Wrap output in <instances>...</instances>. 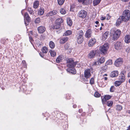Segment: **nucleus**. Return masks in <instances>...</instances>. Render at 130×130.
<instances>
[{"mask_svg":"<svg viewBox=\"0 0 130 130\" xmlns=\"http://www.w3.org/2000/svg\"><path fill=\"white\" fill-rule=\"evenodd\" d=\"M74 61L71 58H69L67 60V63L68 64L67 66L69 68L67 69V71L69 72H71L73 74L76 73V71L74 70V68L73 67H74L76 65V64L78 63L77 62H74Z\"/></svg>","mask_w":130,"mask_h":130,"instance_id":"nucleus-1","label":"nucleus"},{"mask_svg":"<svg viewBox=\"0 0 130 130\" xmlns=\"http://www.w3.org/2000/svg\"><path fill=\"white\" fill-rule=\"evenodd\" d=\"M123 21L126 22L130 19V11L128 10H124L121 17Z\"/></svg>","mask_w":130,"mask_h":130,"instance_id":"nucleus-2","label":"nucleus"},{"mask_svg":"<svg viewBox=\"0 0 130 130\" xmlns=\"http://www.w3.org/2000/svg\"><path fill=\"white\" fill-rule=\"evenodd\" d=\"M109 47V44L107 43L104 44L103 45L101 46L100 47L99 50L101 54L104 55L105 54L107 53Z\"/></svg>","mask_w":130,"mask_h":130,"instance_id":"nucleus-3","label":"nucleus"},{"mask_svg":"<svg viewBox=\"0 0 130 130\" xmlns=\"http://www.w3.org/2000/svg\"><path fill=\"white\" fill-rule=\"evenodd\" d=\"M110 33L113 34L112 39L116 40L119 37L121 33V31L119 29L117 30H116L111 29V30Z\"/></svg>","mask_w":130,"mask_h":130,"instance_id":"nucleus-4","label":"nucleus"},{"mask_svg":"<svg viewBox=\"0 0 130 130\" xmlns=\"http://www.w3.org/2000/svg\"><path fill=\"white\" fill-rule=\"evenodd\" d=\"M123 62V59L122 58H119L115 60L114 62V65L116 67H119L122 64Z\"/></svg>","mask_w":130,"mask_h":130,"instance_id":"nucleus-5","label":"nucleus"},{"mask_svg":"<svg viewBox=\"0 0 130 130\" xmlns=\"http://www.w3.org/2000/svg\"><path fill=\"white\" fill-rule=\"evenodd\" d=\"M87 14V12L83 10H82L80 11L78 13V16L79 17L82 18H85Z\"/></svg>","mask_w":130,"mask_h":130,"instance_id":"nucleus-6","label":"nucleus"},{"mask_svg":"<svg viewBox=\"0 0 130 130\" xmlns=\"http://www.w3.org/2000/svg\"><path fill=\"white\" fill-rule=\"evenodd\" d=\"M96 52V50H94L91 51L88 54V57L90 59H92L94 58Z\"/></svg>","mask_w":130,"mask_h":130,"instance_id":"nucleus-7","label":"nucleus"},{"mask_svg":"<svg viewBox=\"0 0 130 130\" xmlns=\"http://www.w3.org/2000/svg\"><path fill=\"white\" fill-rule=\"evenodd\" d=\"M92 34V32L91 30L89 29L86 31L85 37L87 38H89L91 37Z\"/></svg>","mask_w":130,"mask_h":130,"instance_id":"nucleus-8","label":"nucleus"},{"mask_svg":"<svg viewBox=\"0 0 130 130\" xmlns=\"http://www.w3.org/2000/svg\"><path fill=\"white\" fill-rule=\"evenodd\" d=\"M90 70V69H88L85 70V76L86 78H89L91 76Z\"/></svg>","mask_w":130,"mask_h":130,"instance_id":"nucleus-9","label":"nucleus"},{"mask_svg":"<svg viewBox=\"0 0 130 130\" xmlns=\"http://www.w3.org/2000/svg\"><path fill=\"white\" fill-rule=\"evenodd\" d=\"M121 43L120 41H117L116 43L115 44V49L118 50L121 48Z\"/></svg>","mask_w":130,"mask_h":130,"instance_id":"nucleus-10","label":"nucleus"},{"mask_svg":"<svg viewBox=\"0 0 130 130\" xmlns=\"http://www.w3.org/2000/svg\"><path fill=\"white\" fill-rule=\"evenodd\" d=\"M38 30L39 33H42L44 32L46 29L45 27L43 26H40L37 28Z\"/></svg>","mask_w":130,"mask_h":130,"instance_id":"nucleus-11","label":"nucleus"},{"mask_svg":"<svg viewBox=\"0 0 130 130\" xmlns=\"http://www.w3.org/2000/svg\"><path fill=\"white\" fill-rule=\"evenodd\" d=\"M118 72L117 71H115L111 72L110 75L111 77H113L118 76Z\"/></svg>","mask_w":130,"mask_h":130,"instance_id":"nucleus-12","label":"nucleus"},{"mask_svg":"<svg viewBox=\"0 0 130 130\" xmlns=\"http://www.w3.org/2000/svg\"><path fill=\"white\" fill-rule=\"evenodd\" d=\"M122 21H123L122 19V17H120L117 20L116 24V25L117 26H119Z\"/></svg>","mask_w":130,"mask_h":130,"instance_id":"nucleus-13","label":"nucleus"},{"mask_svg":"<svg viewBox=\"0 0 130 130\" xmlns=\"http://www.w3.org/2000/svg\"><path fill=\"white\" fill-rule=\"evenodd\" d=\"M57 13V11L56 10H53L48 13L46 14L47 16H51L56 14Z\"/></svg>","mask_w":130,"mask_h":130,"instance_id":"nucleus-14","label":"nucleus"},{"mask_svg":"<svg viewBox=\"0 0 130 130\" xmlns=\"http://www.w3.org/2000/svg\"><path fill=\"white\" fill-rule=\"evenodd\" d=\"M109 33L108 32H106L104 33L102 35V40L104 41L106 40L108 36Z\"/></svg>","mask_w":130,"mask_h":130,"instance_id":"nucleus-15","label":"nucleus"},{"mask_svg":"<svg viewBox=\"0 0 130 130\" xmlns=\"http://www.w3.org/2000/svg\"><path fill=\"white\" fill-rule=\"evenodd\" d=\"M24 19H26V21L28 22H30V18L27 12H25L24 15Z\"/></svg>","mask_w":130,"mask_h":130,"instance_id":"nucleus-16","label":"nucleus"},{"mask_svg":"<svg viewBox=\"0 0 130 130\" xmlns=\"http://www.w3.org/2000/svg\"><path fill=\"white\" fill-rule=\"evenodd\" d=\"M63 59V56L62 55L59 56L57 58L56 61L57 63H59Z\"/></svg>","mask_w":130,"mask_h":130,"instance_id":"nucleus-17","label":"nucleus"},{"mask_svg":"<svg viewBox=\"0 0 130 130\" xmlns=\"http://www.w3.org/2000/svg\"><path fill=\"white\" fill-rule=\"evenodd\" d=\"M119 80L116 81L115 83V86H118L120 85L123 82L121 80V79H119Z\"/></svg>","mask_w":130,"mask_h":130,"instance_id":"nucleus-18","label":"nucleus"},{"mask_svg":"<svg viewBox=\"0 0 130 130\" xmlns=\"http://www.w3.org/2000/svg\"><path fill=\"white\" fill-rule=\"evenodd\" d=\"M63 22V20L61 18H59L57 19L55 21L56 23L58 24H60V25L61 23H62Z\"/></svg>","mask_w":130,"mask_h":130,"instance_id":"nucleus-19","label":"nucleus"},{"mask_svg":"<svg viewBox=\"0 0 130 130\" xmlns=\"http://www.w3.org/2000/svg\"><path fill=\"white\" fill-rule=\"evenodd\" d=\"M44 12V9L43 8H41L39 10L38 14L39 15H42Z\"/></svg>","mask_w":130,"mask_h":130,"instance_id":"nucleus-20","label":"nucleus"},{"mask_svg":"<svg viewBox=\"0 0 130 130\" xmlns=\"http://www.w3.org/2000/svg\"><path fill=\"white\" fill-rule=\"evenodd\" d=\"M67 23L68 25L70 26H71L72 24V22L70 18H68L67 19Z\"/></svg>","mask_w":130,"mask_h":130,"instance_id":"nucleus-21","label":"nucleus"},{"mask_svg":"<svg viewBox=\"0 0 130 130\" xmlns=\"http://www.w3.org/2000/svg\"><path fill=\"white\" fill-rule=\"evenodd\" d=\"M41 51L43 53L46 54L48 50L46 47L44 46L42 48Z\"/></svg>","mask_w":130,"mask_h":130,"instance_id":"nucleus-22","label":"nucleus"},{"mask_svg":"<svg viewBox=\"0 0 130 130\" xmlns=\"http://www.w3.org/2000/svg\"><path fill=\"white\" fill-rule=\"evenodd\" d=\"M49 52L50 54L52 56L54 57L56 55V53L54 51L52 50H50L49 51Z\"/></svg>","mask_w":130,"mask_h":130,"instance_id":"nucleus-23","label":"nucleus"},{"mask_svg":"<svg viewBox=\"0 0 130 130\" xmlns=\"http://www.w3.org/2000/svg\"><path fill=\"white\" fill-rule=\"evenodd\" d=\"M60 27V24H58L56 23L55 25H53L52 27V28L53 29H58Z\"/></svg>","mask_w":130,"mask_h":130,"instance_id":"nucleus-24","label":"nucleus"},{"mask_svg":"<svg viewBox=\"0 0 130 130\" xmlns=\"http://www.w3.org/2000/svg\"><path fill=\"white\" fill-rule=\"evenodd\" d=\"M78 2L82 4L86 5L87 4V0H78Z\"/></svg>","mask_w":130,"mask_h":130,"instance_id":"nucleus-25","label":"nucleus"},{"mask_svg":"<svg viewBox=\"0 0 130 130\" xmlns=\"http://www.w3.org/2000/svg\"><path fill=\"white\" fill-rule=\"evenodd\" d=\"M49 45L50 47L51 48H53L55 47V44L53 41H50Z\"/></svg>","mask_w":130,"mask_h":130,"instance_id":"nucleus-26","label":"nucleus"},{"mask_svg":"<svg viewBox=\"0 0 130 130\" xmlns=\"http://www.w3.org/2000/svg\"><path fill=\"white\" fill-rule=\"evenodd\" d=\"M72 32L70 30H68L64 33L63 36L65 35L66 36L72 34Z\"/></svg>","mask_w":130,"mask_h":130,"instance_id":"nucleus-27","label":"nucleus"},{"mask_svg":"<svg viewBox=\"0 0 130 130\" xmlns=\"http://www.w3.org/2000/svg\"><path fill=\"white\" fill-rule=\"evenodd\" d=\"M101 0H94L93 1L94 6L98 5L100 2Z\"/></svg>","mask_w":130,"mask_h":130,"instance_id":"nucleus-28","label":"nucleus"},{"mask_svg":"<svg viewBox=\"0 0 130 130\" xmlns=\"http://www.w3.org/2000/svg\"><path fill=\"white\" fill-rule=\"evenodd\" d=\"M98 59L99 60L101 64L103 63L105 61V59L104 57H101L99 59Z\"/></svg>","mask_w":130,"mask_h":130,"instance_id":"nucleus-29","label":"nucleus"},{"mask_svg":"<svg viewBox=\"0 0 130 130\" xmlns=\"http://www.w3.org/2000/svg\"><path fill=\"white\" fill-rule=\"evenodd\" d=\"M27 10L30 14L33 15L34 14V12L31 8L28 7L27 9Z\"/></svg>","mask_w":130,"mask_h":130,"instance_id":"nucleus-30","label":"nucleus"},{"mask_svg":"<svg viewBox=\"0 0 130 130\" xmlns=\"http://www.w3.org/2000/svg\"><path fill=\"white\" fill-rule=\"evenodd\" d=\"M39 2L38 1H35L33 7L35 8H36L38 6Z\"/></svg>","mask_w":130,"mask_h":130,"instance_id":"nucleus-31","label":"nucleus"},{"mask_svg":"<svg viewBox=\"0 0 130 130\" xmlns=\"http://www.w3.org/2000/svg\"><path fill=\"white\" fill-rule=\"evenodd\" d=\"M125 79L124 75L123 74H121V76L120 77L119 79H121V80L123 82L125 80Z\"/></svg>","mask_w":130,"mask_h":130,"instance_id":"nucleus-32","label":"nucleus"},{"mask_svg":"<svg viewBox=\"0 0 130 130\" xmlns=\"http://www.w3.org/2000/svg\"><path fill=\"white\" fill-rule=\"evenodd\" d=\"M92 65L93 66L100 65H101V64L100 63L99 60L98 59L97 61L93 62L92 64Z\"/></svg>","mask_w":130,"mask_h":130,"instance_id":"nucleus-33","label":"nucleus"},{"mask_svg":"<svg viewBox=\"0 0 130 130\" xmlns=\"http://www.w3.org/2000/svg\"><path fill=\"white\" fill-rule=\"evenodd\" d=\"M96 41H89L88 44L89 46H93L95 43Z\"/></svg>","mask_w":130,"mask_h":130,"instance_id":"nucleus-34","label":"nucleus"},{"mask_svg":"<svg viewBox=\"0 0 130 130\" xmlns=\"http://www.w3.org/2000/svg\"><path fill=\"white\" fill-rule=\"evenodd\" d=\"M65 0H57L58 4L60 5H62L64 2Z\"/></svg>","mask_w":130,"mask_h":130,"instance_id":"nucleus-35","label":"nucleus"},{"mask_svg":"<svg viewBox=\"0 0 130 130\" xmlns=\"http://www.w3.org/2000/svg\"><path fill=\"white\" fill-rule=\"evenodd\" d=\"M112 60L110 59L108 60L106 62V65H110L112 64Z\"/></svg>","mask_w":130,"mask_h":130,"instance_id":"nucleus-36","label":"nucleus"},{"mask_svg":"<svg viewBox=\"0 0 130 130\" xmlns=\"http://www.w3.org/2000/svg\"><path fill=\"white\" fill-rule=\"evenodd\" d=\"M66 10L64 8L61 9L60 10V12L61 14H64L66 13Z\"/></svg>","mask_w":130,"mask_h":130,"instance_id":"nucleus-37","label":"nucleus"},{"mask_svg":"<svg viewBox=\"0 0 130 130\" xmlns=\"http://www.w3.org/2000/svg\"><path fill=\"white\" fill-rule=\"evenodd\" d=\"M113 104V102L112 101H108L107 103V105L108 106H111Z\"/></svg>","mask_w":130,"mask_h":130,"instance_id":"nucleus-38","label":"nucleus"},{"mask_svg":"<svg viewBox=\"0 0 130 130\" xmlns=\"http://www.w3.org/2000/svg\"><path fill=\"white\" fill-rule=\"evenodd\" d=\"M130 40V36L129 35H127L125 37V41Z\"/></svg>","mask_w":130,"mask_h":130,"instance_id":"nucleus-39","label":"nucleus"},{"mask_svg":"<svg viewBox=\"0 0 130 130\" xmlns=\"http://www.w3.org/2000/svg\"><path fill=\"white\" fill-rule=\"evenodd\" d=\"M116 108L117 110H121L122 109V107L121 105H118L117 106Z\"/></svg>","mask_w":130,"mask_h":130,"instance_id":"nucleus-40","label":"nucleus"},{"mask_svg":"<svg viewBox=\"0 0 130 130\" xmlns=\"http://www.w3.org/2000/svg\"><path fill=\"white\" fill-rule=\"evenodd\" d=\"M78 35L79 36H80L81 37L83 36V32L82 30H79V31L78 33Z\"/></svg>","mask_w":130,"mask_h":130,"instance_id":"nucleus-41","label":"nucleus"},{"mask_svg":"<svg viewBox=\"0 0 130 130\" xmlns=\"http://www.w3.org/2000/svg\"><path fill=\"white\" fill-rule=\"evenodd\" d=\"M115 90V88L114 86H112L110 88V92H114Z\"/></svg>","mask_w":130,"mask_h":130,"instance_id":"nucleus-42","label":"nucleus"},{"mask_svg":"<svg viewBox=\"0 0 130 130\" xmlns=\"http://www.w3.org/2000/svg\"><path fill=\"white\" fill-rule=\"evenodd\" d=\"M101 95L98 92H95L94 94V96L96 97H99Z\"/></svg>","mask_w":130,"mask_h":130,"instance_id":"nucleus-43","label":"nucleus"},{"mask_svg":"<svg viewBox=\"0 0 130 130\" xmlns=\"http://www.w3.org/2000/svg\"><path fill=\"white\" fill-rule=\"evenodd\" d=\"M35 23H39L40 22V18H37L36 19L35 21Z\"/></svg>","mask_w":130,"mask_h":130,"instance_id":"nucleus-44","label":"nucleus"},{"mask_svg":"<svg viewBox=\"0 0 130 130\" xmlns=\"http://www.w3.org/2000/svg\"><path fill=\"white\" fill-rule=\"evenodd\" d=\"M69 39V38L68 37L65 36L63 37L61 39L62 41H68Z\"/></svg>","mask_w":130,"mask_h":130,"instance_id":"nucleus-45","label":"nucleus"},{"mask_svg":"<svg viewBox=\"0 0 130 130\" xmlns=\"http://www.w3.org/2000/svg\"><path fill=\"white\" fill-rule=\"evenodd\" d=\"M105 98L107 100H108L111 97V96L109 95H105L104 96Z\"/></svg>","mask_w":130,"mask_h":130,"instance_id":"nucleus-46","label":"nucleus"},{"mask_svg":"<svg viewBox=\"0 0 130 130\" xmlns=\"http://www.w3.org/2000/svg\"><path fill=\"white\" fill-rule=\"evenodd\" d=\"M90 83L91 85L93 84L94 83V79L92 78L90 80Z\"/></svg>","mask_w":130,"mask_h":130,"instance_id":"nucleus-47","label":"nucleus"},{"mask_svg":"<svg viewBox=\"0 0 130 130\" xmlns=\"http://www.w3.org/2000/svg\"><path fill=\"white\" fill-rule=\"evenodd\" d=\"M101 98L102 99V102L103 104L105 103V102L107 101L106 98H105V97H103V98L102 97Z\"/></svg>","mask_w":130,"mask_h":130,"instance_id":"nucleus-48","label":"nucleus"},{"mask_svg":"<svg viewBox=\"0 0 130 130\" xmlns=\"http://www.w3.org/2000/svg\"><path fill=\"white\" fill-rule=\"evenodd\" d=\"M77 38L78 40L81 41L82 40H83V37H81L80 36H78L77 37Z\"/></svg>","mask_w":130,"mask_h":130,"instance_id":"nucleus-49","label":"nucleus"},{"mask_svg":"<svg viewBox=\"0 0 130 130\" xmlns=\"http://www.w3.org/2000/svg\"><path fill=\"white\" fill-rule=\"evenodd\" d=\"M45 36L43 35H41L40 37V40H43L44 39Z\"/></svg>","mask_w":130,"mask_h":130,"instance_id":"nucleus-50","label":"nucleus"},{"mask_svg":"<svg viewBox=\"0 0 130 130\" xmlns=\"http://www.w3.org/2000/svg\"><path fill=\"white\" fill-rule=\"evenodd\" d=\"M126 51L128 53H129L130 52V47H128L126 48Z\"/></svg>","mask_w":130,"mask_h":130,"instance_id":"nucleus-51","label":"nucleus"},{"mask_svg":"<svg viewBox=\"0 0 130 130\" xmlns=\"http://www.w3.org/2000/svg\"><path fill=\"white\" fill-rule=\"evenodd\" d=\"M22 63L23 64L24 66V67H25L26 66V64L25 63V61H22Z\"/></svg>","mask_w":130,"mask_h":130,"instance_id":"nucleus-52","label":"nucleus"},{"mask_svg":"<svg viewBox=\"0 0 130 130\" xmlns=\"http://www.w3.org/2000/svg\"><path fill=\"white\" fill-rule=\"evenodd\" d=\"M106 18L107 20H108L110 18V16L108 14H107V16L106 17Z\"/></svg>","mask_w":130,"mask_h":130,"instance_id":"nucleus-53","label":"nucleus"},{"mask_svg":"<svg viewBox=\"0 0 130 130\" xmlns=\"http://www.w3.org/2000/svg\"><path fill=\"white\" fill-rule=\"evenodd\" d=\"M106 19V17H102L101 18V19L102 20H104Z\"/></svg>","mask_w":130,"mask_h":130,"instance_id":"nucleus-54","label":"nucleus"},{"mask_svg":"<svg viewBox=\"0 0 130 130\" xmlns=\"http://www.w3.org/2000/svg\"><path fill=\"white\" fill-rule=\"evenodd\" d=\"M28 22L27 21V22H25V24L26 25H28L29 24V22Z\"/></svg>","mask_w":130,"mask_h":130,"instance_id":"nucleus-55","label":"nucleus"},{"mask_svg":"<svg viewBox=\"0 0 130 130\" xmlns=\"http://www.w3.org/2000/svg\"><path fill=\"white\" fill-rule=\"evenodd\" d=\"M122 2H128V1L129 0H121Z\"/></svg>","mask_w":130,"mask_h":130,"instance_id":"nucleus-56","label":"nucleus"},{"mask_svg":"<svg viewBox=\"0 0 130 130\" xmlns=\"http://www.w3.org/2000/svg\"><path fill=\"white\" fill-rule=\"evenodd\" d=\"M65 42V41H60V43L61 44H63Z\"/></svg>","mask_w":130,"mask_h":130,"instance_id":"nucleus-57","label":"nucleus"},{"mask_svg":"<svg viewBox=\"0 0 130 130\" xmlns=\"http://www.w3.org/2000/svg\"><path fill=\"white\" fill-rule=\"evenodd\" d=\"M77 107V106L76 105H73V107L74 108H75Z\"/></svg>","mask_w":130,"mask_h":130,"instance_id":"nucleus-58","label":"nucleus"},{"mask_svg":"<svg viewBox=\"0 0 130 130\" xmlns=\"http://www.w3.org/2000/svg\"><path fill=\"white\" fill-rule=\"evenodd\" d=\"M128 77H130V72H129L128 73Z\"/></svg>","mask_w":130,"mask_h":130,"instance_id":"nucleus-59","label":"nucleus"},{"mask_svg":"<svg viewBox=\"0 0 130 130\" xmlns=\"http://www.w3.org/2000/svg\"><path fill=\"white\" fill-rule=\"evenodd\" d=\"M40 54V56H41L42 57H43L44 56V55L43 54H42V55H41V54Z\"/></svg>","mask_w":130,"mask_h":130,"instance_id":"nucleus-60","label":"nucleus"},{"mask_svg":"<svg viewBox=\"0 0 130 130\" xmlns=\"http://www.w3.org/2000/svg\"><path fill=\"white\" fill-rule=\"evenodd\" d=\"M126 130H130V125L129 126Z\"/></svg>","mask_w":130,"mask_h":130,"instance_id":"nucleus-61","label":"nucleus"},{"mask_svg":"<svg viewBox=\"0 0 130 130\" xmlns=\"http://www.w3.org/2000/svg\"><path fill=\"white\" fill-rule=\"evenodd\" d=\"M77 43L80 44L82 43V41H78Z\"/></svg>","mask_w":130,"mask_h":130,"instance_id":"nucleus-62","label":"nucleus"},{"mask_svg":"<svg viewBox=\"0 0 130 130\" xmlns=\"http://www.w3.org/2000/svg\"><path fill=\"white\" fill-rule=\"evenodd\" d=\"M125 42L127 43H129L130 42V41H125Z\"/></svg>","mask_w":130,"mask_h":130,"instance_id":"nucleus-63","label":"nucleus"},{"mask_svg":"<svg viewBox=\"0 0 130 130\" xmlns=\"http://www.w3.org/2000/svg\"><path fill=\"white\" fill-rule=\"evenodd\" d=\"M95 23L96 24H98L99 23V22L98 21H96L95 22Z\"/></svg>","mask_w":130,"mask_h":130,"instance_id":"nucleus-64","label":"nucleus"}]
</instances>
